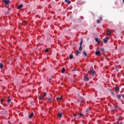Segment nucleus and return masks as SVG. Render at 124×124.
<instances>
[{
	"label": "nucleus",
	"mask_w": 124,
	"mask_h": 124,
	"mask_svg": "<svg viewBox=\"0 0 124 124\" xmlns=\"http://www.w3.org/2000/svg\"><path fill=\"white\" fill-rule=\"evenodd\" d=\"M89 111H90V108H87V110H86V114H88Z\"/></svg>",
	"instance_id": "nucleus-25"
},
{
	"label": "nucleus",
	"mask_w": 124,
	"mask_h": 124,
	"mask_svg": "<svg viewBox=\"0 0 124 124\" xmlns=\"http://www.w3.org/2000/svg\"><path fill=\"white\" fill-rule=\"evenodd\" d=\"M82 116H83V114L80 113L79 116H78V119H79V118H81V117H82Z\"/></svg>",
	"instance_id": "nucleus-21"
},
{
	"label": "nucleus",
	"mask_w": 124,
	"mask_h": 124,
	"mask_svg": "<svg viewBox=\"0 0 124 124\" xmlns=\"http://www.w3.org/2000/svg\"><path fill=\"white\" fill-rule=\"evenodd\" d=\"M123 2H124V0H123Z\"/></svg>",
	"instance_id": "nucleus-48"
},
{
	"label": "nucleus",
	"mask_w": 124,
	"mask_h": 124,
	"mask_svg": "<svg viewBox=\"0 0 124 124\" xmlns=\"http://www.w3.org/2000/svg\"><path fill=\"white\" fill-rule=\"evenodd\" d=\"M79 54H80V53L78 51V50H77L76 56H78L79 55Z\"/></svg>",
	"instance_id": "nucleus-17"
},
{
	"label": "nucleus",
	"mask_w": 124,
	"mask_h": 124,
	"mask_svg": "<svg viewBox=\"0 0 124 124\" xmlns=\"http://www.w3.org/2000/svg\"><path fill=\"white\" fill-rule=\"evenodd\" d=\"M58 117H59V118H62V113L59 112L58 114Z\"/></svg>",
	"instance_id": "nucleus-9"
},
{
	"label": "nucleus",
	"mask_w": 124,
	"mask_h": 124,
	"mask_svg": "<svg viewBox=\"0 0 124 124\" xmlns=\"http://www.w3.org/2000/svg\"><path fill=\"white\" fill-rule=\"evenodd\" d=\"M68 0H65V2H68Z\"/></svg>",
	"instance_id": "nucleus-38"
},
{
	"label": "nucleus",
	"mask_w": 124,
	"mask_h": 124,
	"mask_svg": "<svg viewBox=\"0 0 124 124\" xmlns=\"http://www.w3.org/2000/svg\"><path fill=\"white\" fill-rule=\"evenodd\" d=\"M0 69H2L3 68V64L0 63Z\"/></svg>",
	"instance_id": "nucleus-12"
},
{
	"label": "nucleus",
	"mask_w": 124,
	"mask_h": 124,
	"mask_svg": "<svg viewBox=\"0 0 124 124\" xmlns=\"http://www.w3.org/2000/svg\"><path fill=\"white\" fill-rule=\"evenodd\" d=\"M123 97H124V95H123Z\"/></svg>",
	"instance_id": "nucleus-47"
},
{
	"label": "nucleus",
	"mask_w": 124,
	"mask_h": 124,
	"mask_svg": "<svg viewBox=\"0 0 124 124\" xmlns=\"http://www.w3.org/2000/svg\"><path fill=\"white\" fill-rule=\"evenodd\" d=\"M46 53H49V48H46L45 50Z\"/></svg>",
	"instance_id": "nucleus-26"
},
{
	"label": "nucleus",
	"mask_w": 124,
	"mask_h": 124,
	"mask_svg": "<svg viewBox=\"0 0 124 124\" xmlns=\"http://www.w3.org/2000/svg\"><path fill=\"white\" fill-rule=\"evenodd\" d=\"M68 0H65V2H68Z\"/></svg>",
	"instance_id": "nucleus-39"
},
{
	"label": "nucleus",
	"mask_w": 124,
	"mask_h": 124,
	"mask_svg": "<svg viewBox=\"0 0 124 124\" xmlns=\"http://www.w3.org/2000/svg\"><path fill=\"white\" fill-rule=\"evenodd\" d=\"M83 55H84V56H88V54H87V52H86V51H84L83 52Z\"/></svg>",
	"instance_id": "nucleus-14"
},
{
	"label": "nucleus",
	"mask_w": 124,
	"mask_h": 124,
	"mask_svg": "<svg viewBox=\"0 0 124 124\" xmlns=\"http://www.w3.org/2000/svg\"><path fill=\"white\" fill-rule=\"evenodd\" d=\"M82 44H83V39H81L80 43V46H82Z\"/></svg>",
	"instance_id": "nucleus-20"
},
{
	"label": "nucleus",
	"mask_w": 124,
	"mask_h": 124,
	"mask_svg": "<svg viewBox=\"0 0 124 124\" xmlns=\"http://www.w3.org/2000/svg\"><path fill=\"white\" fill-rule=\"evenodd\" d=\"M72 71H75V69H72Z\"/></svg>",
	"instance_id": "nucleus-42"
},
{
	"label": "nucleus",
	"mask_w": 124,
	"mask_h": 124,
	"mask_svg": "<svg viewBox=\"0 0 124 124\" xmlns=\"http://www.w3.org/2000/svg\"><path fill=\"white\" fill-rule=\"evenodd\" d=\"M46 95H47V93H46V92L44 93V96L45 97V96H46Z\"/></svg>",
	"instance_id": "nucleus-32"
},
{
	"label": "nucleus",
	"mask_w": 124,
	"mask_h": 124,
	"mask_svg": "<svg viewBox=\"0 0 124 124\" xmlns=\"http://www.w3.org/2000/svg\"><path fill=\"white\" fill-rule=\"evenodd\" d=\"M100 54V51H96L95 52V55L96 56H99V54Z\"/></svg>",
	"instance_id": "nucleus-10"
},
{
	"label": "nucleus",
	"mask_w": 124,
	"mask_h": 124,
	"mask_svg": "<svg viewBox=\"0 0 124 124\" xmlns=\"http://www.w3.org/2000/svg\"><path fill=\"white\" fill-rule=\"evenodd\" d=\"M44 97H45L43 95H41L39 96V99H40L41 100H44Z\"/></svg>",
	"instance_id": "nucleus-6"
},
{
	"label": "nucleus",
	"mask_w": 124,
	"mask_h": 124,
	"mask_svg": "<svg viewBox=\"0 0 124 124\" xmlns=\"http://www.w3.org/2000/svg\"><path fill=\"white\" fill-rule=\"evenodd\" d=\"M118 124H123V123H122V122H120H120H118Z\"/></svg>",
	"instance_id": "nucleus-37"
},
{
	"label": "nucleus",
	"mask_w": 124,
	"mask_h": 124,
	"mask_svg": "<svg viewBox=\"0 0 124 124\" xmlns=\"http://www.w3.org/2000/svg\"><path fill=\"white\" fill-rule=\"evenodd\" d=\"M97 44H98V45H100V41L99 42H97Z\"/></svg>",
	"instance_id": "nucleus-36"
},
{
	"label": "nucleus",
	"mask_w": 124,
	"mask_h": 124,
	"mask_svg": "<svg viewBox=\"0 0 124 124\" xmlns=\"http://www.w3.org/2000/svg\"><path fill=\"white\" fill-rule=\"evenodd\" d=\"M115 92H119V91L120 90V88H119V87H115Z\"/></svg>",
	"instance_id": "nucleus-16"
},
{
	"label": "nucleus",
	"mask_w": 124,
	"mask_h": 124,
	"mask_svg": "<svg viewBox=\"0 0 124 124\" xmlns=\"http://www.w3.org/2000/svg\"><path fill=\"white\" fill-rule=\"evenodd\" d=\"M84 81H89V78H88V75H86L85 76H84Z\"/></svg>",
	"instance_id": "nucleus-4"
},
{
	"label": "nucleus",
	"mask_w": 124,
	"mask_h": 124,
	"mask_svg": "<svg viewBox=\"0 0 124 124\" xmlns=\"http://www.w3.org/2000/svg\"><path fill=\"white\" fill-rule=\"evenodd\" d=\"M95 40L96 42H99L100 41V39H98V38H95Z\"/></svg>",
	"instance_id": "nucleus-11"
},
{
	"label": "nucleus",
	"mask_w": 124,
	"mask_h": 124,
	"mask_svg": "<svg viewBox=\"0 0 124 124\" xmlns=\"http://www.w3.org/2000/svg\"><path fill=\"white\" fill-rule=\"evenodd\" d=\"M100 20L102 19V17H100Z\"/></svg>",
	"instance_id": "nucleus-45"
},
{
	"label": "nucleus",
	"mask_w": 124,
	"mask_h": 124,
	"mask_svg": "<svg viewBox=\"0 0 124 124\" xmlns=\"http://www.w3.org/2000/svg\"><path fill=\"white\" fill-rule=\"evenodd\" d=\"M88 73H89L91 75H94V74H95V71L91 70L88 71Z\"/></svg>",
	"instance_id": "nucleus-1"
},
{
	"label": "nucleus",
	"mask_w": 124,
	"mask_h": 124,
	"mask_svg": "<svg viewBox=\"0 0 124 124\" xmlns=\"http://www.w3.org/2000/svg\"><path fill=\"white\" fill-rule=\"evenodd\" d=\"M2 101H3V99H1L0 100V102H2Z\"/></svg>",
	"instance_id": "nucleus-40"
},
{
	"label": "nucleus",
	"mask_w": 124,
	"mask_h": 124,
	"mask_svg": "<svg viewBox=\"0 0 124 124\" xmlns=\"http://www.w3.org/2000/svg\"><path fill=\"white\" fill-rule=\"evenodd\" d=\"M9 10H10V9H9V11H8V12H9Z\"/></svg>",
	"instance_id": "nucleus-46"
},
{
	"label": "nucleus",
	"mask_w": 124,
	"mask_h": 124,
	"mask_svg": "<svg viewBox=\"0 0 124 124\" xmlns=\"http://www.w3.org/2000/svg\"><path fill=\"white\" fill-rule=\"evenodd\" d=\"M100 51H101V52H104V48H100Z\"/></svg>",
	"instance_id": "nucleus-28"
},
{
	"label": "nucleus",
	"mask_w": 124,
	"mask_h": 124,
	"mask_svg": "<svg viewBox=\"0 0 124 124\" xmlns=\"http://www.w3.org/2000/svg\"><path fill=\"white\" fill-rule=\"evenodd\" d=\"M21 8H23V4H20L17 7V9H21Z\"/></svg>",
	"instance_id": "nucleus-7"
},
{
	"label": "nucleus",
	"mask_w": 124,
	"mask_h": 124,
	"mask_svg": "<svg viewBox=\"0 0 124 124\" xmlns=\"http://www.w3.org/2000/svg\"><path fill=\"white\" fill-rule=\"evenodd\" d=\"M97 23H98V24H100V20H97Z\"/></svg>",
	"instance_id": "nucleus-31"
},
{
	"label": "nucleus",
	"mask_w": 124,
	"mask_h": 124,
	"mask_svg": "<svg viewBox=\"0 0 124 124\" xmlns=\"http://www.w3.org/2000/svg\"><path fill=\"white\" fill-rule=\"evenodd\" d=\"M4 2L6 5H8V4L10 3V1L9 0H4Z\"/></svg>",
	"instance_id": "nucleus-3"
},
{
	"label": "nucleus",
	"mask_w": 124,
	"mask_h": 124,
	"mask_svg": "<svg viewBox=\"0 0 124 124\" xmlns=\"http://www.w3.org/2000/svg\"><path fill=\"white\" fill-rule=\"evenodd\" d=\"M115 108H116V109H118V108H119V106H115Z\"/></svg>",
	"instance_id": "nucleus-35"
},
{
	"label": "nucleus",
	"mask_w": 124,
	"mask_h": 124,
	"mask_svg": "<svg viewBox=\"0 0 124 124\" xmlns=\"http://www.w3.org/2000/svg\"><path fill=\"white\" fill-rule=\"evenodd\" d=\"M78 102H80V103H81L82 102H80V100H78Z\"/></svg>",
	"instance_id": "nucleus-44"
},
{
	"label": "nucleus",
	"mask_w": 124,
	"mask_h": 124,
	"mask_svg": "<svg viewBox=\"0 0 124 124\" xmlns=\"http://www.w3.org/2000/svg\"><path fill=\"white\" fill-rule=\"evenodd\" d=\"M110 111H111V112H114V110H113V109H111Z\"/></svg>",
	"instance_id": "nucleus-41"
},
{
	"label": "nucleus",
	"mask_w": 124,
	"mask_h": 124,
	"mask_svg": "<svg viewBox=\"0 0 124 124\" xmlns=\"http://www.w3.org/2000/svg\"><path fill=\"white\" fill-rule=\"evenodd\" d=\"M11 102V99L9 98L7 100V103H10Z\"/></svg>",
	"instance_id": "nucleus-24"
},
{
	"label": "nucleus",
	"mask_w": 124,
	"mask_h": 124,
	"mask_svg": "<svg viewBox=\"0 0 124 124\" xmlns=\"http://www.w3.org/2000/svg\"><path fill=\"white\" fill-rule=\"evenodd\" d=\"M67 3H68V4H70V3H71V1L70 0H68V2H67Z\"/></svg>",
	"instance_id": "nucleus-29"
},
{
	"label": "nucleus",
	"mask_w": 124,
	"mask_h": 124,
	"mask_svg": "<svg viewBox=\"0 0 124 124\" xmlns=\"http://www.w3.org/2000/svg\"><path fill=\"white\" fill-rule=\"evenodd\" d=\"M115 68L116 69V71H119V66L115 65Z\"/></svg>",
	"instance_id": "nucleus-19"
},
{
	"label": "nucleus",
	"mask_w": 124,
	"mask_h": 124,
	"mask_svg": "<svg viewBox=\"0 0 124 124\" xmlns=\"http://www.w3.org/2000/svg\"><path fill=\"white\" fill-rule=\"evenodd\" d=\"M83 50V48L82 47V46H80V47L79 48V51H82Z\"/></svg>",
	"instance_id": "nucleus-22"
},
{
	"label": "nucleus",
	"mask_w": 124,
	"mask_h": 124,
	"mask_svg": "<svg viewBox=\"0 0 124 124\" xmlns=\"http://www.w3.org/2000/svg\"><path fill=\"white\" fill-rule=\"evenodd\" d=\"M117 96L118 99H121V95H116Z\"/></svg>",
	"instance_id": "nucleus-23"
},
{
	"label": "nucleus",
	"mask_w": 124,
	"mask_h": 124,
	"mask_svg": "<svg viewBox=\"0 0 124 124\" xmlns=\"http://www.w3.org/2000/svg\"><path fill=\"white\" fill-rule=\"evenodd\" d=\"M111 32H112L110 30H108L107 32V35H110V34H111Z\"/></svg>",
	"instance_id": "nucleus-8"
},
{
	"label": "nucleus",
	"mask_w": 124,
	"mask_h": 124,
	"mask_svg": "<svg viewBox=\"0 0 124 124\" xmlns=\"http://www.w3.org/2000/svg\"><path fill=\"white\" fill-rule=\"evenodd\" d=\"M78 20H83V17H80L78 18Z\"/></svg>",
	"instance_id": "nucleus-33"
},
{
	"label": "nucleus",
	"mask_w": 124,
	"mask_h": 124,
	"mask_svg": "<svg viewBox=\"0 0 124 124\" xmlns=\"http://www.w3.org/2000/svg\"><path fill=\"white\" fill-rule=\"evenodd\" d=\"M73 55L70 54L69 56V58L70 59V60H72V59H73Z\"/></svg>",
	"instance_id": "nucleus-18"
},
{
	"label": "nucleus",
	"mask_w": 124,
	"mask_h": 124,
	"mask_svg": "<svg viewBox=\"0 0 124 124\" xmlns=\"http://www.w3.org/2000/svg\"><path fill=\"white\" fill-rule=\"evenodd\" d=\"M73 116H74V117H76L77 118H78V114L73 113Z\"/></svg>",
	"instance_id": "nucleus-27"
},
{
	"label": "nucleus",
	"mask_w": 124,
	"mask_h": 124,
	"mask_svg": "<svg viewBox=\"0 0 124 124\" xmlns=\"http://www.w3.org/2000/svg\"><path fill=\"white\" fill-rule=\"evenodd\" d=\"M49 82H52V78H49Z\"/></svg>",
	"instance_id": "nucleus-34"
},
{
	"label": "nucleus",
	"mask_w": 124,
	"mask_h": 124,
	"mask_svg": "<svg viewBox=\"0 0 124 124\" xmlns=\"http://www.w3.org/2000/svg\"><path fill=\"white\" fill-rule=\"evenodd\" d=\"M108 40H109V37H106L105 39H103V41L105 44L107 43V41H108Z\"/></svg>",
	"instance_id": "nucleus-2"
},
{
	"label": "nucleus",
	"mask_w": 124,
	"mask_h": 124,
	"mask_svg": "<svg viewBox=\"0 0 124 124\" xmlns=\"http://www.w3.org/2000/svg\"><path fill=\"white\" fill-rule=\"evenodd\" d=\"M48 100H49V101H52V98L51 97H49L48 98Z\"/></svg>",
	"instance_id": "nucleus-30"
},
{
	"label": "nucleus",
	"mask_w": 124,
	"mask_h": 124,
	"mask_svg": "<svg viewBox=\"0 0 124 124\" xmlns=\"http://www.w3.org/2000/svg\"><path fill=\"white\" fill-rule=\"evenodd\" d=\"M84 3H85V2H82V3H81V4H84Z\"/></svg>",
	"instance_id": "nucleus-43"
},
{
	"label": "nucleus",
	"mask_w": 124,
	"mask_h": 124,
	"mask_svg": "<svg viewBox=\"0 0 124 124\" xmlns=\"http://www.w3.org/2000/svg\"><path fill=\"white\" fill-rule=\"evenodd\" d=\"M62 97L61 96V97H57V98H56V99H57V100H62Z\"/></svg>",
	"instance_id": "nucleus-13"
},
{
	"label": "nucleus",
	"mask_w": 124,
	"mask_h": 124,
	"mask_svg": "<svg viewBox=\"0 0 124 124\" xmlns=\"http://www.w3.org/2000/svg\"><path fill=\"white\" fill-rule=\"evenodd\" d=\"M64 72H65V68H63L62 69V73H64Z\"/></svg>",
	"instance_id": "nucleus-15"
},
{
	"label": "nucleus",
	"mask_w": 124,
	"mask_h": 124,
	"mask_svg": "<svg viewBox=\"0 0 124 124\" xmlns=\"http://www.w3.org/2000/svg\"><path fill=\"white\" fill-rule=\"evenodd\" d=\"M32 117H33V112L31 113L29 116V119H31L32 118Z\"/></svg>",
	"instance_id": "nucleus-5"
}]
</instances>
